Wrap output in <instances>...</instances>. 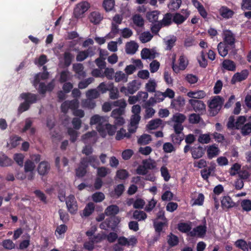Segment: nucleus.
Segmentation results:
<instances>
[{
	"mask_svg": "<svg viewBox=\"0 0 251 251\" xmlns=\"http://www.w3.org/2000/svg\"><path fill=\"white\" fill-rule=\"evenodd\" d=\"M108 122L107 117L95 115L91 118L90 123L92 125L97 124L96 128L101 135L105 136L106 131L109 135L112 136L115 134L117 127L108 123Z\"/></svg>",
	"mask_w": 251,
	"mask_h": 251,
	"instance_id": "1",
	"label": "nucleus"
},
{
	"mask_svg": "<svg viewBox=\"0 0 251 251\" xmlns=\"http://www.w3.org/2000/svg\"><path fill=\"white\" fill-rule=\"evenodd\" d=\"M20 98L25 101L21 103L18 107V112L22 113L28 110L30 105L37 102L38 96L29 92L23 93L20 95Z\"/></svg>",
	"mask_w": 251,
	"mask_h": 251,
	"instance_id": "2",
	"label": "nucleus"
},
{
	"mask_svg": "<svg viewBox=\"0 0 251 251\" xmlns=\"http://www.w3.org/2000/svg\"><path fill=\"white\" fill-rule=\"evenodd\" d=\"M224 99L219 96L214 97L208 103V112L210 116H216L224 104Z\"/></svg>",
	"mask_w": 251,
	"mask_h": 251,
	"instance_id": "3",
	"label": "nucleus"
},
{
	"mask_svg": "<svg viewBox=\"0 0 251 251\" xmlns=\"http://www.w3.org/2000/svg\"><path fill=\"white\" fill-rule=\"evenodd\" d=\"M247 121V118L244 116H239L235 121L234 116H230L228 119L226 124L228 129H240Z\"/></svg>",
	"mask_w": 251,
	"mask_h": 251,
	"instance_id": "4",
	"label": "nucleus"
},
{
	"mask_svg": "<svg viewBox=\"0 0 251 251\" xmlns=\"http://www.w3.org/2000/svg\"><path fill=\"white\" fill-rule=\"evenodd\" d=\"M90 4L87 1L78 3L74 9L73 16L76 19L82 18L84 13L90 8Z\"/></svg>",
	"mask_w": 251,
	"mask_h": 251,
	"instance_id": "5",
	"label": "nucleus"
},
{
	"mask_svg": "<svg viewBox=\"0 0 251 251\" xmlns=\"http://www.w3.org/2000/svg\"><path fill=\"white\" fill-rule=\"evenodd\" d=\"M159 53L157 52L155 49H149L147 48H143L141 51V56L142 59L149 60L153 61L151 63H159L156 60H154V58L159 56Z\"/></svg>",
	"mask_w": 251,
	"mask_h": 251,
	"instance_id": "6",
	"label": "nucleus"
},
{
	"mask_svg": "<svg viewBox=\"0 0 251 251\" xmlns=\"http://www.w3.org/2000/svg\"><path fill=\"white\" fill-rule=\"evenodd\" d=\"M189 103L196 112L202 114L206 112V105L203 101L190 99L189 100Z\"/></svg>",
	"mask_w": 251,
	"mask_h": 251,
	"instance_id": "7",
	"label": "nucleus"
},
{
	"mask_svg": "<svg viewBox=\"0 0 251 251\" xmlns=\"http://www.w3.org/2000/svg\"><path fill=\"white\" fill-rule=\"evenodd\" d=\"M66 204L69 212L71 214H75L77 211L78 206L75 196L69 195L66 199Z\"/></svg>",
	"mask_w": 251,
	"mask_h": 251,
	"instance_id": "8",
	"label": "nucleus"
},
{
	"mask_svg": "<svg viewBox=\"0 0 251 251\" xmlns=\"http://www.w3.org/2000/svg\"><path fill=\"white\" fill-rule=\"evenodd\" d=\"M224 35L223 41L222 42L231 48H234L235 38L232 31L229 30H226L224 32Z\"/></svg>",
	"mask_w": 251,
	"mask_h": 251,
	"instance_id": "9",
	"label": "nucleus"
},
{
	"mask_svg": "<svg viewBox=\"0 0 251 251\" xmlns=\"http://www.w3.org/2000/svg\"><path fill=\"white\" fill-rule=\"evenodd\" d=\"M206 230L207 228L205 225L198 226L194 228L191 231L189 232L188 236L194 237L197 235L200 237H202L206 234Z\"/></svg>",
	"mask_w": 251,
	"mask_h": 251,
	"instance_id": "10",
	"label": "nucleus"
},
{
	"mask_svg": "<svg viewBox=\"0 0 251 251\" xmlns=\"http://www.w3.org/2000/svg\"><path fill=\"white\" fill-rule=\"evenodd\" d=\"M248 75L249 71L246 69L242 70L241 72L236 73L231 79V83L234 84L237 82L243 81L247 78Z\"/></svg>",
	"mask_w": 251,
	"mask_h": 251,
	"instance_id": "11",
	"label": "nucleus"
},
{
	"mask_svg": "<svg viewBox=\"0 0 251 251\" xmlns=\"http://www.w3.org/2000/svg\"><path fill=\"white\" fill-rule=\"evenodd\" d=\"M94 55V51L92 48H89L86 50L79 51L76 57L77 61L81 62L84 60L89 56H92Z\"/></svg>",
	"mask_w": 251,
	"mask_h": 251,
	"instance_id": "12",
	"label": "nucleus"
},
{
	"mask_svg": "<svg viewBox=\"0 0 251 251\" xmlns=\"http://www.w3.org/2000/svg\"><path fill=\"white\" fill-rule=\"evenodd\" d=\"M185 105V100L183 97L178 96L173 99L171 103L172 108L176 110L180 111Z\"/></svg>",
	"mask_w": 251,
	"mask_h": 251,
	"instance_id": "13",
	"label": "nucleus"
},
{
	"mask_svg": "<svg viewBox=\"0 0 251 251\" xmlns=\"http://www.w3.org/2000/svg\"><path fill=\"white\" fill-rule=\"evenodd\" d=\"M50 169V166L48 161L41 162L38 166L37 171L41 176H44L48 174Z\"/></svg>",
	"mask_w": 251,
	"mask_h": 251,
	"instance_id": "14",
	"label": "nucleus"
},
{
	"mask_svg": "<svg viewBox=\"0 0 251 251\" xmlns=\"http://www.w3.org/2000/svg\"><path fill=\"white\" fill-rule=\"evenodd\" d=\"M103 18V15L97 11L91 12L88 16L90 22L94 25L99 24Z\"/></svg>",
	"mask_w": 251,
	"mask_h": 251,
	"instance_id": "15",
	"label": "nucleus"
},
{
	"mask_svg": "<svg viewBox=\"0 0 251 251\" xmlns=\"http://www.w3.org/2000/svg\"><path fill=\"white\" fill-rule=\"evenodd\" d=\"M139 46L134 41L126 43V51L127 54H134L138 49Z\"/></svg>",
	"mask_w": 251,
	"mask_h": 251,
	"instance_id": "16",
	"label": "nucleus"
},
{
	"mask_svg": "<svg viewBox=\"0 0 251 251\" xmlns=\"http://www.w3.org/2000/svg\"><path fill=\"white\" fill-rule=\"evenodd\" d=\"M221 205L223 208H230L237 206L229 196H225L221 200Z\"/></svg>",
	"mask_w": 251,
	"mask_h": 251,
	"instance_id": "17",
	"label": "nucleus"
},
{
	"mask_svg": "<svg viewBox=\"0 0 251 251\" xmlns=\"http://www.w3.org/2000/svg\"><path fill=\"white\" fill-rule=\"evenodd\" d=\"M219 13L223 18L226 19L231 18L234 14V12L232 10L226 6H222L220 8Z\"/></svg>",
	"mask_w": 251,
	"mask_h": 251,
	"instance_id": "18",
	"label": "nucleus"
},
{
	"mask_svg": "<svg viewBox=\"0 0 251 251\" xmlns=\"http://www.w3.org/2000/svg\"><path fill=\"white\" fill-rule=\"evenodd\" d=\"M177 229L182 233H187L191 231L192 229L191 222H189L188 223L180 222L177 224Z\"/></svg>",
	"mask_w": 251,
	"mask_h": 251,
	"instance_id": "19",
	"label": "nucleus"
},
{
	"mask_svg": "<svg viewBox=\"0 0 251 251\" xmlns=\"http://www.w3.org/2000/svg\"><path fill=\"white\" fill-rule=\"evenodd\" d=\"M13 163V160L2 152H0V166L8 167L11 166Z\"/></svg>",
	"mask_w": 251,
	"mask_h": 251,
	"instance_id": "20",
	"label": "nucleus"
},
{
	"mask_svg": "<svg viewBox=\"0 0 251 251\" xmlns=\"http://www.w3.org/2000/svg\"><path fill=\"white\" fill-rule=\"evenodd\" d=\"M160 12L158 10H153L147 13L146 17L149 22L154 23L158 22V19Z\"/></svg>",
	"mask_w": 251,
	"mask_h": 251,
	"instance_id": "21",
	"label": "nucleus"
},
{
	"mask_svg": "<svg viewBox=\"0 0 251 251\" xmlns=\"http://www.w3.org/2000/svg\"><path fill=\"white\" fill-rule=\"evenodd\" d=\"M167 241L169 246L172 248L178 244L179 239L176 235L171 232L167 236Z\"/></svg>",
	"mask_w": 251,
	"mask_h": 251,
	"instance_id": "22",
	"label": "nucleus"
},
{
	"mask_svg": "<svg viewBox=\"0 0 251 251\" xmlns=\"http://www.w3.org/2000/svg\"><path fill=\"white\" fill-rule=\"evenodd\" d=\"M119 212V208L116 205H110L107 207L104 211V214L106 216H111V217H115Z\"/></svg>",
	"mask_w": 251,
	"mask_h": 251,
	"instance_id": "23",
	"label": "nucleus"
},
{
	"mask_svg": "<svg viewBox=\"0 0 251 251\" xmlns=\"http://www.w3.org/2000/svg\"><path fill=\"white\" fill-rule=\"evenodd\" d=\"M96 135L97 132L95 131L88 132L82 136V141L85 144L90 143L91 141L95 140Z\"/></svg>",
	"mask_w": 251,
	"mask_h": 251,
	"instance_id": "24",
	"label": "nucleus"
},
{
	"mask_svg": "<svg viewBox=\"0 0 251 251\" xmlns=\"http://www.w3.org/2000/svg\"><path fill=\"white\" fill-rule=\"evenodd\" d=\"M140 83L136 80H133L128 84L127 92L130 94H133L135 93L140 87Z\"/></svg>",
	"mask_w": 251,
	"mask_h": 251,
	"instance_id": "25",
	"label": "nucleus"
},
{
	"mask_svg": "<svg viewBox=\"0 0 251 251\" xmlns=\"http://www.w3.org/2000/svg\"><path fill=\"white\" fill-rule=\"evenodd\" d=\"M205 152V149L201 146L197 148H194L191 150L192 157L194 159H199L201 158Z\"/></svg>",
	"mask_w": 251,
	"mask_h": 251,
	"instance_id": "26",
	"label": "nucleus"
},
{
	"mask_svg": "<svg viewBox=\"0 0 251 251\" xmlns=\"http://www.w3.org/2000/svg\"><path fill=\"white\" fill-rule=\"evenodd\" d=\"M162 124L160 119L156 118L150 121L147 125V127L150 130H154L158 128Z\"/></svg>",
	"mask_w": 251,
	"mask_h": 251,
	"instance_id": "27",
	"label": "nucleus"
},
{
	"mask_svg": "<svg viewBox=\"0 0 251 251\" xmlns=\"http://www.w3.org/2000/svg\"><path fill=\"white\" fill-rule=\"evenodd\" d=\"M219 152V150L218 148L216 147L215 145L209 146L207 150L208 158L210 159H212L213 157L218 155Z\"/></svg>",
	"mask_w": 251,
	"mask_h": 251,
	"instance_id": "28",
	"label": "nucleus"
},
{
	"mask_svg": "<svg viewBox=\"0 0 251 251\" xmlns=\"http://www.w3.org/2000/svg\"><path fill=\"white\" fill-rule=\"evenodd\" d=\"M73 69L79 79L85 76V73L83 71V64H73Z\"/></svg>",
	"mask_w": 251,
	"mask_h": 251,
	"instance_id": "29",
	"label": "nucleus"
},
{
	"mask_svg": "<svg viewBox=\"0 0 251 251\" xmlns=\"http://www.w3.org/2000/svg\"><path fill=\"white\" fill-rule=\"evenodd\" d=\"M164 27L169 26L173 22V14L167 13L164 15L162 20L159 21Z\"/></svg>",
	"mask_w": 251,
	"mask_h": 251,
	"instance_id": "30",
	"label": "nucleus"
},
{
	"mask_svg": "<svg viewBox=\"0 0 251 251\" xmlns=\"http://www.w3.org/2000/svg\"><path fill=\"white\" fill-rule=\"evenodd\" d=\"M206 95L204 91L200 90L198 91H190L187 93V96L192 99L198 100L203 98Z\"/></svg>",
	"mask_w": 251,
	"mask_h": 251,
	"instance_id": "31",
	"label": "nucleus"
},
{
	"mask_svg": "<svg viewBox=\"0 0 251 251\" xmlns=\"http://www.w3.org/2000/svg\"><path fill=\"white\" fill-rule=\"evenodd\" d=\"M229 46L225 45L224 43L220 42L217 46L219 54L222 57L226 56L228 52Z\"/></svg>",
	"mask_w": 251,
	"mask_h": 251,
	"instance_id": "32",
	"label": "nucleus"
},
{
	"mask_svg": "<svg viewBox=\"0 0 251 251\" xmlns=\"http://www.w3.org/2000/svg\"><path fill=\"white\" fill-rule=\"evenodd\" d=\"M109 228L114 230L119 223V220L117 217H110L105 219Z\"/></svg>",
	"mask_w": 251,
	"mask_h": 251,
	"instance_id": "33",
	"label": "nucleus"
},
{
	"mask_svg": "<svg viewBox=\"0 0 251 251\" xmlns=\"http://www.w3.org/2000/svg\"><path fill=\"white\" fill-rule=\"evenodd\" d=\"M95 210V205L94 203L90 202L88 204H86L84 209L83 210V216L87 217L91 215Z\"/></svg>",
	"mask_w": 251,
	"mask_h": 251,
	"instance_id": "34",
	"label": "nucleus"
},
{
	"mask_svg": "<svg viewBox=\"0 0 251 251\" xmlns=\"http://www.w3.org/2000/svg\"><path fill=\"white\" fill-rule=\"evenodd\" d=\"M67 226L64 224L61 225L57 226L55 231V234L57 238H63L64 233L67 230Z\"/></svg>",
	"mask_w": 251,
	"mask_h": 251,
	"instance_id": "35",
	"label": "nucleus"
},
{
	"mask_svg": "<svg viewBox=\"0 0 251 251\" xmlns=\"http://www.w3.org/2000/svg\"><path fill=\"white\" fill-rule=\"evenodd\" d=\"M187 18V17H185L179 13L173 14V22L178 25L182 24Z\"/></svg>",
	"mask_w": 251,
	"mask_h": 251,
	"instance_id": "36",
	"label": "nucleus"
},
{
	"mask_svg": "<svg viewBox=\"0 0 251 251\" xmlns=\"http://www.w3.org/2000/svg\"><path fill=\"white\" fill-rule=\"evenodd\" d=\"M235 246L243 251H249V242L244 239H238L235 242Z\"/></svg>",
	"mask_w": 251,
	"mask_h": 251,
	"instance_id": "37",
	"label": "nucleus"
},
{
	"mask_svg": "<svg viewBox=\"0 0 251 251\" xmlns=\"http://www.w3.org/2000/svg\"><path fill=\"white\" fill-rule=\"evenodd\" d=\"M132 20L134 24L138 27H142L144 25V20L143 17L139 14L133 15Z\"/></svg>",
	"mask_w": 251,
	"mask_h": 251,
	"instance_id": "38",
	"label": "nucleus"
},
{
	"mask_svg": "<svg viewBox=\"0 0 251 251\" xmlns=\"http://www.w3.org/2000/svg\"><path fill=\"white\" fill-rule=\"evenodd\" d=\"M186 119V117L184 114L176 113L173 116L172 120L175 123V124H182Z\"/></svg>",
	"mask_w": 251,
	"mask_h": 251,
	"instance_id": "39",
	"label": "nucleus"
},
{
	"mask_svg": "<svg viewBox=\"0 0 251 251\" xmlns=\"http://www.w3.org/2000/svg\"><path fill=\"white\" fill-rule=\"evenodd\" d=\"M153 37V35L149 31L142 32L139 36V39L142 43H146L150 41Z\"/></svg>",
	"mask_w": 251,
	"mask_h": 251,
	"instance_id": "40",
	"label": "nucleus"
},
{
	"mask_svg": "<svg viewBox=\"0 0 251 251\" xmlns=\"http://www.w3.org/2000/svg\"><path fill=\"white\" fill-rule=\"evenodd\" d=\"M97 168V176L99 177H104L110 173V170L105 167H100Z\"/></svg>",
	"mask_w": 251,
	"mask_h": 251,
	"instance_id": "41",
	"label": "nucleus"
},
{
	"mask_svg": "<svg viewBox=\"0 0 251 251\" xmlns=\"http://www.w3.org/2000/svg\"><path fill=\"white\" fill-rule=\"evenodd\" d=\"M133 217L134 219L140 221L145 220L147 217V215L143 211L135 210L133 213Z\"/></svg>",
	"mask_w": 251,
	"mask_h": 251,
	"instance_id": "42",
	"label": "nucleus"
},
{
	"mask_svg": "<svg viewBox=\"0 0 251 251\" xmlns=\"http://www.w3.org/2000/svg\"><path fill=\"white\" fill-rule=\"evenodd\" d=\"M151 141L150 135L144 134L138 140V143L140 145H147Z\"/></svg>",
	"mask_w": 251,
	"mask_h": 251,
	"instance_id": "43",
	"label": "nucleus"
},
{
	"mask_svg": "<svg viewBox=\"0 0 251 251\" xmlns=\"http://www.w3.org/2000/svg\"><path fill=\"white\" fill-rule=\"evenodd\" d=\"M124 137H126L128 139L130 138V133H127L126 129L123 128H121L117 132L116 139L117 140H121Z\"/></svg>",
	"mask_w": 251,
	"mask_h": 251,
	"instance_id": "44",
	"label": "nucleus"
},
{
	"mask_svg": "<svg viewBox=\"0 0 251 251\" xmlns=\"http://www.w3.org/2000/svg\"><path fill=\"white\" fill-rule=\"evenodd\" d=\"M172 141L174 144L180 145L181 141L184 139V133L172 134L171 135Z\"/></svg>",
	"mask_w": 251,
	"mask_h": 251,
	"instance_id": "45",
	"label": "nucleus"
},
{
	"mask_svg": "<svg viewBox=\"0 0 251 251\" xmlns=\"http://www.w3.org/2000/svg\"><path fill=\"white\" fill-rule=\"evenodd\" d=\"M157 84L154 80H150L146 84L147 91L150 93L155 92Z\"/></svg>",
	"mask_w": 251,
	"mask_h": 251,
	"instance_id": "46",
	"label": "nucleus"
},
{
	"mask_svg": "<svg viewBox=\"0 0 251 251\" xmlns=\"http://www.w3.org/2000/svg\"><path fill=\"white\" fill-rule=\"evenodd\" d=\"M240 129L243 136L250 135L251 133V123L249 122L245 124Z\"/></svg>",
	"mask_w": 251,
	"mask_h": 251,
	"instance_id": "47",
	"label": "nucleus"
},
{
	"mask_svg": "<svg viewBox=\"0 0 251 251\" xmlns=\"http://www.w3.org/2000/svg\"><path fill=\"white\" fill-rule=\"evenodd\" d=\"M109 98L111 100H116L119 97V92L117 88H114L113 85L109 86Z\"/></svg>",
	"mask_w": 251,
	"mask_h": 251,
	"instance_id": "48",
	"label": "nucleus"
},
{
	"mask_svg": "<svg viewBox=\"0 0 251 251\" xmlns=\"http://www.w3.org/2000/svg\"><path fill=\"white\" fill-rule=\"evenodd\" d=\"M114 5V0H104L102 3V6L106 11H111Z\"/></svg>",
	"mask_w": 251,
	"mask_h": 251,
	"instance_id": "49",
	"label": "nucleus"
},
{
	"mask_svg": "<svg viewBox=\"0 0 251 251\" xmlns=\"http://www.w3.org/2000/svg\"><path fill=\"white\" fill-rule=\"evenodd\" d=\"M86 95L88 98L95 99L98 98L100 96V94L97 89H93L89 90L86 92Z\"/></svg>",
	"mask_w": 251,
	"mask_h": 251,
	"instance_id": "50",
	"label": "nucleus"
},
{
	"mask_svg": "<svg viewBox=\"0 0 251 251\" xmlns=\"http://www.w3.org/2000/svg\"><path fill=\"white\" fill-rule=\"evenodd\" d=\"M181 2V0H171L168 8L171 10H176L180 7Z\"/></svg>",
	"mask_w": 251,
	"mask_h": 251,
	"instance_id": "51",
	"label": "nucleus"
},
{
	"mask_svg": "<svg viewBox=\"0 0 251 251\" xmlns=\"http://www.w3.org/2000/svg\"><path fill=\"white\" fill-rule=\"evenodd\" d=\"M49 73L48 72H44L42 74H39L35 75L34 85L35 86L39 83L40 79L45 80L48 78Z\"/></svg>",
	"mask_w": 251,
	"mask_h": 251,
	"instance_id": "52",
	"label": "nucleus"
},
{
	"mask_svg": "<svg viewBox=\"0 0 251 251\" xmlns=\"http://www.w3.org/2000/svg\"><path fill=\"white\" fill-rule=\"evenodd\" d=\"M152 24L151 27V30L154 34H158L161 28L164 26L159 21Z\"/></svg>",
	"mask_w": 251,
	"mask_h": 251,
	"instance_id": "53",
	"label": "nucleus"
},
{
	"mask_svg": "<svg viewBox=\"0 0 251 251\" xmlns=\"http://www.w3.org/2000/svg\"><path fill=\"white\" fill-rule=\"evenodd\" d=\"M128 176L129 173L125 169H120L116 172V176L120 179L125 180Z\"/></svg>",
	"mask_w": 251,
	"mask_h": 251,
	"instance_id": "54",
	"label": "nucleus"
},
{
	"mask_svg": "<svg viewBox=\"0 0 251 251\" xmlns=\"http://www.w3.org/2000/svg\"><path fill=\"white\" fill-rule=\"evenodd\" d=\"M89 164L94 168H97V166L100 165V162L98 159V157L96 155H91L88 157Z\"/></svg>",
	"mask_w": 251,
	"mask_h": 251,
	"instance_id": "55",
	"label": "nucleus"
},
{
	"mask_svg": "<svg viewBox=\"0 0 251 251\" xmlns=\"http://www.w3.org/2000/svg\"><path fill=\"white\" fill-rule=\"evenodd\" d=\"M25 156L22 153H15L14 154L13 159L17 164L21 167L24 164Z\"/></svg>",
	"mask_w": 251,
	"mask_h": 251,
	"instance_id": "56",
	"label": "nucleus"
},
{
	"mask_svg": "<svg viewBox=\"0 0 251 251\" xmlns=\"http://www.w3.org/2000/svg\"><path fill=\"white\" fill-rule=\"evenodd\" d=\"M94 80V79L93 77H89L83 81H80L78 85L79 89H83L86 88Z\"/></svg>",
	"mask_w": 251,
	"mask_h": 251,
	"instance_id": "57",
	"label": "nucleus"
},
{
	"mask_svg": "<svg viewBox=\"0 0 251 251\" xmlns=\"http://www.w3.org/2000/svg\"><path fill=\"white\" fill-rule=\"evenodd\" d=\"M142 164L145 166L147 170L148 169H153L155 167V163L151 159L143 160L142 161Z\"/></svg>",
	"mask_w": 251,
	"mask_h": 251,
	"instance_id": "58",
	"label": "nucleus"
},
{
	"mask_svg": "<svg viewBox=\"0 0 251 251\" xmlns=\"http://www.w3.org/2000/svg\"><path fill=\"white\" fill-rule=\"evenodd\" d=\"M114 78L116 82L127 81V77L126 75L121 71L117 72L115 73Z\"/></svg>",
	"mask_w": 251,
	"mask_h": 251,
	"instance_id": "59",
	"label": "nucleus"
},
{
	"mask_svg": "<svg viewBox=\"0 0 251 251\" xmlns=\"http://www.w3.org/2000/svg\"><path fill=\"white\" fill-rule=\"evenodd\" d=\"M188 64H172V69L176 73H178L180 71L184 70Z\"/></svg>",
	"mask_w": 251,
	"mask_h": 251,
	"instance_id": "60",
	"label": "nucleus"
},
{
	"mask_svg": "<svg viewBox=\"0 0 251 251\" xmlns=\"http://www.w3.org/2000/svg\"><path fill=\"white\" fill-rule=\"evenodd\" d=\"M68 133L70 136V140L72 142H75L78 136V132L71 127L68 128Z\"/></svg>",
	"mask_w": 251,
	"mask_h": 251,
	"instance_id": "61",
	"label": "nucleus"
},
{
	"mask_svg": "<svg viewBox=\"0 0 251 251\" xmlns=\"http://www.w3.org/2000/svg\"><path fill=\"white\" fill-rule=\"evenodd\" d=\"M104 198V195L102 192H96L92 195V199L96 202H101Z\"/></svg>",
	"mask_w": 251,
	"mask_h": 251,
	"instance_id": "62",
	"label": "nucleus"
},
{
	"mask_svg": "<svg viewBox=\"0 0 251 251\" xmlns=\"http://www.w3.org/2000/svg\"><path fill=\"white\" fill-rule=\"evenodd\" d=\"M201 119L199 114L193 113L189 115V122L193 124H198L200 122Z\"/></svg>",
	"mask_w": 251,
	"mask_h": 251,
	"instance_id": "63",
	"label": "nucleus"
},
{
	"mask_svg": "<svg viewBox=\"0 0 251 251\" xmlns=\"http://www.w3.org/2000/svg\"><path fill=\"white\" fill-rule=\"evenodd\" d=\"M243 210L250 211L251 210V201L250 200H243L241 203Z\"/></svg>",
	"mask_w": 251,
	"mask_h": 251,
	"instance_id": "64",
	"label": "nucleus"
}]
</instances>
